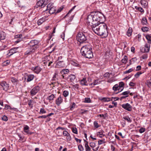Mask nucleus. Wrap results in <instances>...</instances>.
I'll return each mask as SVG.
<instances>
[{
    "label": "nucleus",
    "instance_id": "18",
    "mask_svg": "<svg viewBox=\"0 0 151 151\" xmlns=\"http://www.w3.org/2000/svg\"><path fill=\"white\" fill-rule=\"evenodd\" d=\"M81 84L82 85L87 86L88 84H87V81L86 80V78H83L80 81Z\"/></svg>",
    "mask_w": 151,
    "mask_h": 151
},
{
    "label": "nucleus",
    "instance_id": "47",
    "mask_svg": "<svg viewBox=\"0 0 151 151\" xmlns=\"http://www.w3.org/2000/svg\"><path fill=\"white\" fill-rule=\"evenodd\" d=\"M142 73L141 72H138L134 76L136 78H138L139 76Z\"/></svg>",
    "mask_w": 151,
    "mask_h": 151
},
{
    "label": "nucleus",
    "instance_id": "58",
    "mask_svg": "<svg viewBox=\"0 0 151 151\" xmlns=\"http://www.w3.org/2000/svg\"><path fill=\"white\" fill-rule=\"evenodd\" d=\"M132 69L130 68L128 70L124 72L123 73L124 74H127V73H129L131 72L132 71Z\"/></svg>",
    "mask_w": 151,
    "mask_h": 151
},
{
    "label": "nucleus",
    "instance_id": "38",
    "mask_svg": "<svg viewBox=\"0 0 151 151\" xmlns=\"http://www.w3.org/2000/svg\"><path fill=\"white\" fill-rule=\"evenodd\" d=\"M135 8L136 9L138 10L141 12H143L144 11L143 9L141 7H139L137 6H135Z\"/></svg>",
    "mask_w": 151,
    "mask_h": 151
},
{
    "label": "nucleus",
    "instance_id": "24",
    "mask_svg": "<svg viewBox=\"0 0 151 151\" xmlns=\"http://www.w3.org/2000/svg\"><path fill=\"white\" fill-rule=\"evenodd\" d=\"M69 72V70L68 69H64L60 71V73L62 75H64L68 74Z\"/></svg>",
    "mask_w": 151,
    "mask_h": 151
},
{
    "label": "nucleus",
    "instance_id": "50",
    "mask_svg": "<svg viewBox=\"0 0 151 151\" xmlns=\"http://www.w3.org/2000/svg\"><path fill=\"white\" fill-rule=\"evenodd\" d=\"M2 119L3 121H7L8 120V118L6 116L4 115L2 117Z\"/></svg>",
    "mask_w": 151,
    "mask_h": 151
},
{
    "label": "nucleus",
    "instance_id": "11",
    "mask_svg": "<svg viewBox=\"0 0 151 151\" xmlns=\"http://www.w3.org/2000/svg\"><path fill=\"white\" fill-rule=\"evenodd\" d=\"M63 101V99L61 95H60L55 101V103L57 106H59Z\"/></svg>",
    "mask_w": 151,
    "mask_h": 151
},
{
    "label": "nucleus",
    "instance_id": "2",
    "mask_svg": "<svg viewBox=\"0 0 151 151\" xmlns=\"http://www.w3.org/2000/svg\"><path fill=\"white\" fill-rule=\"evenodd\" d=\"M81 52L82 55L86 58H91L93 57L91 46L90 45L83 46L81 49Z\"/></svg>",
    "mask_w": 151,
    "mask_h": 151
},
{
    "label": "nucleus",
    "instance_id": "51",
    "mask_svg": "<svg viewBox=\"0 0 151 151\" xmlns=\"http://www.w3.org/2000/svg\"><path fill=\"white\" fill-rule=\"evenodd\" d=\"M43 21L42 20V19H39L37 22V23L38 25H40L43 22Z\"/></svg>",
    "mask_w": 151,
    "mask_h": 151
},
{
    "label": "nucleus",
    "instance_id": "16",
    "mask_svg": "<svg viewBox=\"0 0 151 151\" xmlns=\"http://www.w3.org/2000/svg\"><path fill=\"white\" fill-rule=\"evenodd\" d=\"M100 83V82L99 80L98 79H96L94 80L93 83L90 84L89 85L93 87L94 86L99 84Z\"/></svg>",
    "mask_w": 151,
    "mask_h": 151
},
{
    "label": "nucleus",
    "instance_id": "54",
    "mask_svg": "<svg viewBox=\"0 0 151 151\" xmlns=\"http://www.w3.org/2000/svg\"><path fill=\"white\" fill-rule=\"evenodd\" d=\"M110 75V73H109L107 72L104 74V76L105 78H109Z\"/></svg>",
    "mask_w": 151,
    "mask_h": 151
},
{
    "label": "nucleus",
    "instance_id": "46",
    "mask_svg": "<svg viewBox=\"0 0 151 151\" xmlns=\"http://www.w3.org/2000/svg\"><path fill=\"white\" fill-rule=\"evenodd\" d=\"M88 111L87 110L83 109H81L80 110L79 112L81 114H84L86 112Z\"/></svg>",
    "mask_w": 151,
    "mask_h": 151
},
{
    "label": "nucleus",
    "instance_id": "15",
    "mask_svg": "<svg viewBox=\"0 0 151 151\" xmlns=\"http://www.w3.org/2000/svg\"><path fill=\"white\" fill-rule=\"evenodd\" d=\"M29 126L27 125H26L24 127L23 131L27 134L31 135L32 134V132H29Z\"/></svg>",
    "mask_w": 151,
    "mask_h": 151
},
{
    "label": "nucleus",
    "instance_id": "23",
    "mask_svg": "<svg viewBox=\"0 0 151 151\" xmlns=\"http://www.w3.org/2000/svg\"><path fill=\"white\" fill-rule=\"evenodd\" d=\"M140 3L142 6L145 8L146 7L147 5V2L145 0H141L140 1Z\"/></svg>",
    "mask_w": 151,
    "mask_h": 151
},
{
    "label": "nucleus",
    "instance_id": "1",
    "mask_svg": "<svg viewBox=\"0 0 151 151\" xmlns=\"http://www.w3.org/2000/svg\"><path fill=\"white\" fill-rule=\"evenodd\" d=\"M104 17L103 14L100 12H94L88 15L87 20L92 30L95 34L106 37L108 35L107 27L105 23L101 21Z\"/></svg>",
    "mask_w": 151,
    "mask_h": 151
},
{
    "label": "nucleus",
    "instance_id": "52",
    "mask_svg": "<svg viewBox=\"0 0 151 151\" xmlns=\"http://www.w3.org/2000/svg\"><path fill=\"white\" fill-rule=\"evenodd\" d=\"M72 132L75 134H78V131L77 129L76 128H73L72 129Z\"/></svg>",
    "mask_w": 151,
    "mask_h": 151
},
{
    "label": "nucleus",
    "instance_id": "57",
    "mask_svg": "<svg viewBox=\"0 0 151 151\" xmlns=\"http://www.w3.org/2000/svg\"><path fill=\"white\" fill-rule=\"evenodd\" d=\"M63 134L64 136H67L69 134L68 132L66 131H64L63 132Z\"/></svg>",
    "mask_w": 151,
    "mask_h": 151
},
{
    "label": "nucleus",
    "instance_id": "39",
    "mask_svg": "<svg viewBox=\"0 0 151 151\" xmlns=\"http://www.w3.org/2000/svg\"><path fill=\"white\" fill-rule=\"evenodd\" d=\"M11 81L12 83H15L18 81V80L16 78L12 77L11 78Z\"/></svg>",
    "mask_w": 151,
    "mask_h": 151
},
{
    "label": "nucleus",
    "instance_id": "3",
    "mask_svg": "<svg viewBox=\"0 0 151 151\" xmlns=\"http://www.w3.org/2000/svg\"><path fill=\"white\" fill-rule=\"evenodd\" d=\"M87 35L85 33L80 32L77 35V39L80 44H81L86 42L87 40Z\"/></svg>",
    "mask_w": 151,
    "mask_h": 151
},
{
    "label": "nucleus",
    "instance_id": "29",
    "mask_svg": "<svg viewBox=\"0 0 151 151\" xmlns=\"http://www.w3.org/2000/svg\"><path fill=\"white\" fill-rule=\"evenodd\" d=\"M130 93V91H126L123 92V99L126 97H128L129 96V94Z\"/></svg>",
    "mask_w": 151,
    "mask_h": 151
},
{
    "label": "nucleus",
    "instance_id": "17",
    "mask_svg": "<svg viewBox=\"0 0 151 151\" xmlns=\"http://www.w3.org/2000/svg\"><path fill=\"white\" fill-rule=\"evenodd\" d=\"M68 78L71 82H73L76 78V76L74 75H70L68 77Z\"/></svg>",
    "mask_w": 151,
    "mask_h": 151
},
{
    "label": "nucleus",
    "instance_id": "56",
    "mask_svg": "<svg viewBox=\"0 0 151 151\" xmlns=\"http://www.w3.org/2000/svg\"><path fill=\"white\" fill-rule=\"evenodd\" d=\"M106 114L107 113H106L104 115L100 114L98 116L100 117H103L104 119H105L106 116Z\"/></svg>",
    "mask_w": 151,
    "mask_h": 151
},
{
    "label": "nucleus",
    "instance_id": "26",
    "mask_svg": "<svg viewBox=\"0 0 151 151\" xmlns=\"http://www.w3.org/2000/svg\"><path fill=\"white\" fill-rule=\"evenodd\" d=\"M55 97V96L53 94H52L47 97V99L50 102V101L54 100Z\"/></svg>",
    "mask_w": 151,
    "mask_h": 151
},
{
    "label": "nucleus",
    "instance_id": "34",
    "mask_svg": "<svg viewBox=\"0 0 151 151\" xmlns=\"http://www.w3.org/2000/svg\"><path fill=\"white\" fill-rule=\"evenodd\" d=\"M146 38L148 42L150 43H151V37L149 35L146 36Z\"/></svg>",
    "mask_w": 151,
    "mask_h": 151
},
{
    "label": "nucleus",
    "instance_id": "61",
    "mask_svg": "<svg viewBox=\"0 0 151 151\" xmlns=\"http://www.w3.org/2000/svg\"><path fill=\"white\" fill-rule=\"evenodd\" d=\"M32 101L31 100H30L28 103V105L29 106L31 107V108L32 107Z\"/></svg>",
    "mask_w": 151,
    "mask_h": 151
},
{
    "label": "nucleus",
    "instance_id": "8",
    "mask_svg": "<svg viewBox=\"0 0 151 151\" xmlns=\"http://www.w3.org/2000/svg\"><path fill=\"white\" fill-rule=\"evenodd\" d=\"M0 85L2 87L3 90L7 91L9 88V85L5 81H2L0 82Z\"/></svg>",
    "mask_w": 151,
    "mask_h": 151
},
{
    "label": "nucleus",
    "instance_id": "62",
    "mask_svg": "<svg viewBox=\"0 0 151 151\" xmlns=\"http://www.w3.org/2000/svg\"><path fill=\"white\" fill-rule=\"evenodd\" d=\"M5 109L7 110L10 109H11V106H10L8 105H5Z\"/></svg>",
    "mask_w": 151,
    "mask_h": 151
},
{
    "label": "nucleus",
    "instance_id": "19",
    "mask_svg": "<svg viewBox=\"0 0 151 151\" xmlns=\"http://www.w3.org/2000/svg\"><path fill=\"white\" fill-rule=\"evenodd\" d=\"M101 100L104 102H109L113 101V99L111 98L104 97L101 99Z\"/></svg>",
    "mask_w": 151,
    "mask_h": 151
},
{
    "label": "nucleus",
    "instance_id": "49",
    "mask_svg": "<svg viewBox=\"0 0 151 151\" xmlns=\"http://www.w3.org/2000/svg\"><path fill=\"white\" fill-rule=\"evenodd\" d=\"M114 81H115V80L114 78H112L108 80L107 82L109 83H111Z\"/></svg>",
    "mask_w": 151,
    "mask_h": 151
},
{
    "label": "nucleus",
    "instance_id": "35",
    "mask_svg": "<svg viewBox=\"0 0 151 151\" xmlns=\"http://www.w3.org/2000/svg\"><path fill=\"white\" fill-rule=\"evenodd\" d=\"M76 105V104L74 102L72 104H70L69 107L70 110H73V109L75 108Z\"/></svg>",
    "mask_w": 151,
    "mask_h": 151
},
{
    "label": "nucleus",
    "instance_id": "7",
    "mask_svg": "<svg viewBox=\"0 0 151 151\" xmlns=\"http://www.w3.org/2000/svg\"><path fill=\"white\" fill-rule=\"evenodd\" d=\"M39 86H36L33 87L30 91V95L32 96L35 95L40 90Z\"/></svg>",
    "mask_w": 151,
    "mask_h": 151
},
{
    "label": "nucleus",
    "instance_id": "13",
    "mask_svg": "<svg viewBox=\"0 0 151 151\" xmlns=\"http://www.w3.org/2000/svg\"><path fill=\"white\" fill-rule=\"evenodd\" d=\"M65 65L63 61H60L58 62L56 64V67L62 68L65 67Z\"/></svg>",
    "mask_w": 151,
    "mask_h": 151
},
{
    "label": "nucleus",
    "instance_id": "37",
    "mask_svg": "<svg viewBox=\"0 0 151 151\" xmlns=\"http://www.w3.org/2000/svg\"><path fill=\"white\" fill-rule=\"evenodd\" d=\"M145 52H149V45L147 44H146L145 46Z\"/></svg>",
    "mask_w": 151,
    "mask_h": 151
},
{
    "label": "nucleus",
    "instance_id": "42",
    "mask_svg": "<svg viewBox=\"0 0 151 151\" xmlns=\"http://www.w3.org/2000/svg\"><path fill=\"white\" fill-rule=\"evenodd\" d=\"M105 143V139L99 140L98 141V144L99 145H101L103 143Z\"/></svg>",
    "mask_w": 151,
    "mask_h": 151
},
{
    "label": "nucleus",
    "instance_id": "41",
    "mask_svg": "<svg viewBox=\"0 0 151 151\" xmlns=\"http://www.w3.org/2000/svg\"><path fill=\"white\" fill-rule=\"evenodd\" d=\"M142 23L143 25H146L147 24V19L146 18H143L142 19Z\"/></svg>",
    "mask_w": 151,
    "mask_h": 151
},
{
    "label": "nucleus",
    "instance_id": "48",
    "mask_svg": "<svg viewBox=\"0 0 151 151\" xmlns=\"http://www.w3.org/2000/svg\"><path fill=\"white\" fill-rule=\"evenodd\" d=\"M66 137V139L67 141H70L71 140V137L70 134L68 135Z\"/></svg>",
    "mask_w": 151,
    "mask_h": 151
},
{
    "label": "nucleus",
    "instance_id": "10",
    "mask_svg": "<svg viewBox=\"0 0 151 151\" xmlns=\"http://www.w3.org/2000/svg\"><path fill=\"white\" fill-rule=\"evenodd\" d=\"M34 75L32 74H27L25 76L24 80H27V82L32 81L34 78Z\"/></svg>",
    "mask_w": 151,
    "mask_h": 151
},
{
    "label": "nucleus",
    "instance_id": "4",
    "mask_svg": "<svg viewBox=\"0 0 151 151\" xmlns=\"http://www.w3.org/2000/svg\"><path fill=\"white\" fill-rule=\"evenodd\" d=\"M112 90L116 94L121 92L123 90V82L121 81L119 84H116L112 88Z\"/></svg>",
    "mask_w": 151,
    "mask_h": 151
},
{
    "label": "nucleus",
    "instance_id": "31",
    "mask_svg": "<svg viewBox=\"0 0 151 151\" xmlns=\"http://www.w3.org/2000/svg\"><path fill=\"white\" fill-rule=\"evenodd\" d=\"M18 136L20 138L19 140V142H23L24 139V136H22L20 134H18Z\"/></svg>",
    "mask_w": 151,
    "mask_h": 151
},
{
    "label": "nucleus",
    "instance_id": "12",
    "mask_svg": "<svg viewBox=\"0 0 151 151\" xmlns=\"http://www.w3.org/2000/svg\"><path fill=\"white\" fill-rule=\"evenodd\" d=\"M32 70L34 71L35 73L37 74H38L41 70V68L39 66H37L35 67L32 68Z\"/></svg>",
    "mask_w": 151,
    "mask_h": 151
},
{
    "label": "nucleus",
    "instance_id": "53",
    "mask_svg": "<svg viewBox=\"0 0 151 151\" xmlns=\"http://www.w3.org/2000/svg\"><path fill=\"white\" fill-rule=\"evenodd\" d=\"M93 125L96 128H98L99 127V126L98 125V123L96 121H95L94 122Z\"/></svg>",
    "mask_w": 151,
    "mask_h": 151
},
{
    "label": "nucleus",
    "instance_id": "25",
    "mask_svg": "<svg viewBox=\"0 0 151 151\" xmlns=\"http://www.w3.org/2000/svg\"><path fill=\"white\" fill-rule=\"evenodd\" d=\"M132 29L131 27H129L127 32L126 35L128 37L130 36L132 33Z\"/></svg>",
    "mask_w": 151,
    "mask_h": 151
},
{
    "label": "nucleus",
    "instance_id": "14",
    "mask_svg": "<svg viewBox=\"0 0 151 151\" xmlns=\"http://www.w3.org/2000/svg\"><path fill=\"white\" fill-rule=\"evenodd\" d=\"M132 108V106L128 103L123 104V108L129 111H131Z\"/></svg>",
    "mask_w": 151,
    "mask_h": 151
},
{
    "label": "nucleus",
    "instance_id": "30",
    "mask_svg": "<svg viewBox=\"0 0 151 151\" xmlns=\"http://www.w3.org/2000/svg\"><path fill=\"white\" fill-rule=\"evenodd\" d=\"M69 95V92L68 91L65 90L63 91V96L65 97H66Z\"/></svg>",
    "mask_w": 151,
    "mask_h": 151
},
{
    "label": "nucleus",
    "instance_id": "59",
    "mask_svg": "<svg viewBox=\"0 0 151 151\" xmlns=\"http://www.w3.org/2000/svg\"><path fill=\"white\" fill-rule=\"evenodd\" d=\"M145 131V129L143 128H141L139 130V132L141 133L144 132Z\"/></svg>",
    "mask_w": 151,
    "mask_h": 151
},
{
    "label": "nucleus",
    "instance_id": "21",
    "mask_svg": "<svg viewBox=\"0 0 151 151\" xmlns=\"http://www.w3.org/2000/svg\"><path fill=\"white\" fill-rule=\"evenodd\" d=\"M85 148L86 151H90L91 149L88 146V142L87 141H85Z\"/></svg>",
    "mask_w": 151,
    "mask_h": 151
},
{
    "label": "nucleus",
    "instance_id": "60",
    "mask_svg": "<svg viewBox=\"0 0 151 151\" xmlns=\"http://www.w3.org/2000/svg\"><path fill=\"white\" fill-rule=\"evenodd\" d=\"M128 58L127 56H124V58L123 59V63H126L127 61Z\"/></svg>",
    "mask_w": 151,
    "mask_h": 151
},
{
    "label": "nucleus",
    "instance_id": "33",
    "mask_svg": "<svg viewBox=\"0 0 151 151\" xmlns=\"http://www.w3.org/2000/svg\"><path fill=\"white\" fill-rule=\"evenodd\" d=\"M76 7V6H75L73 7L65 15V16L64 17H65L67 16H68L69 14Z\"/></svg>",
    "mask_w": 151,
    "mask_h": 151
},
{
    "label": "nucleus",
    "instance_id": "6",
    "mask_svg": "<svg viewBox=\"0 0 151 151\" xmlns=\"http://www.w3.org/2000/svg\"><path fill=\"white\" fill-rule=\"evenodd\" d=\"M47 2L45 0H40L36 3V5L34 6V9L37 8L39 7L41 8H43L47 4Z\"/></svg>",
    "mask_w": 151,
    "mask_h": 151
},
{
    "label": "nucleus",
    "instance_id": "55",
    "mask_svg": "<svg viewBox=\"0 0 151 151\" xmlns=\"http://www.w3.org/2000/svg\"><path fill=\"white\" fill-rule=\"evenodd\" d=\"M89 145L91 147L94 148L95 147L96 144L94 142H91L89 143Z\"/></svg>",
    "mask_w": 151,
    "mask_h": 151
},
{
    "label": "nucleus",
    "instance_id": "28",
    "mask_svg": "<svg viewBox=\"0 0 151 151\" xmlns=\"http://www.w3.org/2000/svg\"><path fill=\"white\" fill-rule=\"evenodd\" d=\"M54 4L52 2L50 3L47 6V8L45 11H47L50 9V8H52V6H54Z\"/></svg>",
    "mask_w": 151,
    "mask_h": 151
},
{
    "label": "nucleus",
    "instance_id": "40",
    "mask_svg": "<svg viewBox=\"0 0 151 151\" xmlns=\"http://www.w3.org/2000/svg\"><path fill=\"white\" fill-rule=\"evenodd\" d=\"M84 102L86 103H90L91 102V100L89 98H86L85 99Z\"/></svg>",
    "mask_w": 151,
    "mask_h": 151
},
{
    "label": "nucleus",
    "instance_id": "20",
    "mask_svg": "<svg viewBox=\"0 0 151 151\" xmlns=\"http://www.w3.org/2000/svg\"><path fill=\"white\" fill-rule=\"evenodd\" d=\"M6 35L4 32H0V41L5 39Z\"/></svg>",
    "mask_w": 151,
    "mask_h": 151
},
{
    "label": "nucleus",
    "instance_id": "32",
    "mask_svg": "<svg viewBox=\"0 0 151 151\" xmlns=\"http://www.w3.org/2000/svg\"><path fill=\"white\" fill-rule=\"evenodd\" d=\"M58 74L56 73H55L53 75V76L52 77V80L54 81H56L57 80V76H58Z\"/></svg>",
    "mask_w": 151,
    "mask_h": 151
},
{
    "label": "nucleus",
    "instance_id": "36",
    "mask_svg": "<svg viewBox=\"0 0 151 151\" xmlns=\"http://www.w3.org/2000/svg\"><path fill=\"white\" fill-rule=\"evenodd\" d=\"M123 119L128 122H132L131 119L128 116L123 117Z\"/></svg>",
    "mask_w": 151,
    "mask_h": 151
},
{
    "label": "nucleus",
    "instance_id": "5",
    "mask_svg": "<svg viewBox=\"0 0 151 151\" xmlns=\"http://www.w3.org/2000/svg\"><path fill=\"white\" fill-rule=\"evenodd\" d=\"M38 42L36 40H31L28 43L29 49L35 51L38 47Z\"/></svg>",
    "mask_w": 151,
    "mask_h": 151
},
{
    "label": "nucleus",
    "instance_id": "9",
    "mask_svg": "<svg viewBox=\"0 0 151 151\" xmlns=\"http://www.w3.org/2000/svg\"><path fill=\"white\" fill-rule=\"evenodd\" d=\"M19 47H17L11 48L9 50V52L8 53L7 55L10 56L13 54L18 52V51L17 50Z\"/></svg>",
    "mask_w": 151,
    "mask_h": 151
},
{
    "label": "nucleus",
    "instance_id": "43",
    "mask_svg": "<svg viewBox=\"0 0 151 151\" xmlns=\"http://www.w3.org/2000/svg\"><path fill=\"white\" fill-rule=\"evenodd\" d=\"M46 111L43 108H42L40 109V111L39 112L40 114H43L45 113Z\"/></svg>",
    "mask_w": 151,
    "mask_h": 151
},
{
    "label": "nucleus",
    "instance_id": "45",
    "mask_svg": "<svg viewBox=\"0 0 151 151\" xmlns=\"http://www.w3.org/2000/svg\"><path fill=\"white\" fill-rule=\"evenodd\" d=\"M78 149L80 151H83L84 148L82 145H80L78 146Z\"/></svg>",
    "mask_w": 151,
    "mask_h": 151
},
{
    "label": "nucleus",
    "instance_id": "27",
    "mask_svg": "<svg viewBox=\"0 0 151 151\" xmlns=\"http://www.w3.org/2000/svg\"><path fill=\"white\" fill-rule=\"evenodd\" d=\"M35 51L30 49H29L28 50H27L25 52L24 54L26 55H30L31 53L34 52Z\"/></svg>",
    "mask_w": 151,
    "mask_h": 151
},
{
    "label": "nucleus",
    "instance_id": "63",
    "mask_svg": "<svg viewBox=\"0 0 151 151\" xmlns=\"http://www.w3.org/2000/svg\"><path fill=\"white\" fill-rule=\"evenodd\" d=\"M141 35L140 34H138L136 37V38H138V40L139 41H140V38L141 37Z\"/></svg>",
    "mask_w": 151,
    "mask_h": 151
},
{
    "label": "nucleus",
    "instance_id": "22",
    "mask_svg": "<svg viewBox=\"0 0 151 151\" xmlns=\"http://www.w3.org/2000/svg\"><path fill=\"white\" fill-rule=\"evenodd\" d=\"M48 10L49 13L50 14H53L55 12V6H52V8H50V9H49Z\"/></svg>",
    "mask_w": 151,
    "mask_h": 151
},
{
    "label": "nucleus",
    "instance_id": "44",
    "mask_svg": "<svg viewBox=\"0 0 151 151\" xmlns=\"http://www.w3.org/2000/svg\"><path fill=\"white\" fill-rule=\"evenodd\" d=\"M149 28L147 27H143L142 28V30L144 32H146L148 31Z\"/></svg>",
    "mask_w": 151,
    "mask_h": 151
},
{
    "label": "nucleus",
    "instance_id": "64",
    "mask_svg": "<svg viewBox=\"0 0 151 151\" xmlns=\"http://www.w3.org/2000/svg\"><path fill=\"white\" fill-rule=\"evenodd\" d=\"M47 118V116L46 115H42L41 116H40L37 117V118L38 119H40V118H42L43 119H45Z\"/></svg>",
    "mask_w": 151,
    "mask_h": 151
}]
</instances>
